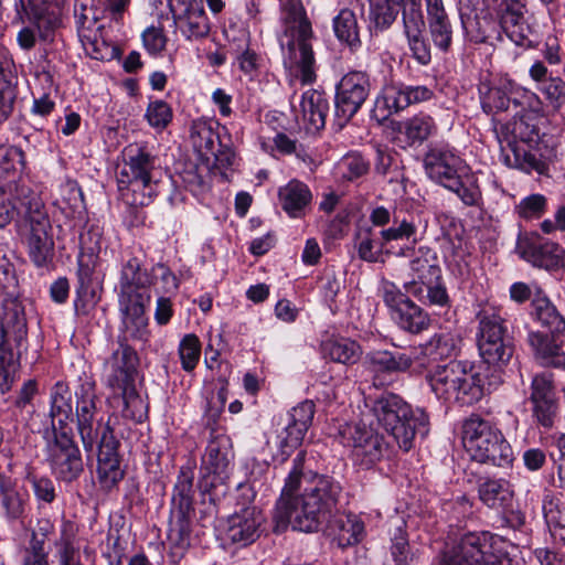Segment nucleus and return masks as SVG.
<instances>
[{
    "label": "nucleus",
    "mask_w": 565,
    "mask_h": 565,
    "mask_svg": "<svg viewBox=\"0 0 565 565\" xmlns=\"http://www.w3.org/2000/svg\"><path fill=\"white\" fill-rule=\"evenodd\" d=\"M423 166L428 179L441 186L454 181L455 175L468 170L459 152L444 142L428 145Z\"/></svg>",
    "instance_id": "obj_20"
},
{
    "label": "nucleus",
    "mask_w": 565,
    "mask_h": 565,
    "mask_svg": "<svg viewBox=\"0 0 565 565\" xmlns=\"http://www.w3.org/2000/svg\"><path fill=\"white\" fill-rule=\"evenodd\" d=\"M152 284V276L141 269L138 258L132 257L124 264L119 288V296L150 295L148 288Z\"/></svg>",
    "instance_id": "obj_33"
},
{
    "label": "nucleus",
    "mask_w": 565,
    "mask_h": 565,
    "mask_svg": "<svg viewBox=\"0 0 565 565\" xmlns=\"http://www.w3.org/2000/svg\"><path fill=\"white\" fill-rule=\"evenodd\" d=\"M43 207L40 195L25 183L15 180L0 183V228L18 216L28 218Z\"/></svg>",
    "instance_id": "obj_19"
},
{
    "label": "nucleus",
    "mask_w": 565,
    "mask_h": 565,
    "mask_svg": "<svg viewBox=\"0 0 565 565\" xmlns=\"http://www.w3.org/2000/svg\"><path fill=\"white\" fill-rule=\"evenodd\" d=\"M448 191L455 193L466 206L479 207L482 204V193L475 175L468 173V170L454 177V181L443 185Z\"/></svg>",
    "instance_id": "obj_40"
},
{
    "label": "nucleus",
    "mask_w": 565,
    "mask_h": 565,
    "mask_svg": "<svg viewBox=\"0 0 565 565\" xmlns=\"http://www.w3.org/2000/svg\"><path fill=\"white\" fill-rule=\"evenodd\" d=\"M149 302L150 295L119 296L121 321L147 318L146 306Z\"/></svg>",
    "instance_id": "obj_59"
},
{
    "label": "nucleus",
    "mask_w": 565,
    "mask_h": 565,
    "mask_svg": "<svg viewBox=\"0 0 565 565\" xmlns=\"http://www.w3.org/2000/svg\"><path fill=\"white\" fill-rule=\"evenodd\" d=\"M102 11L97 8V0H76L74 4V18L79 39H89L88 34L102 31L99 24Z\"/></svg>",
    "instance_id": "obj_41"
},
{
    "label": "nucleus",
    "mask_w": 565,
    "mask_h": 565,
    "mask_svg": "<svg viewBox=\"0 0 565 565\" xmlns=\"http://www.w3.org/2000/svg\"><path fill=\"white\" fill-rule=\"evenodd\" d=\"M548 107L558 111L565 106V81L559 76H550L537 86Z\"/></svg>",
    "instance_id": "obj_58"
},
{
    "label": "nucleus",
    "mask_w": 565,
    "mask_h": 565,
    "mask_svg": "<svg viewBox=\"0 0 565 565\" xmlns=\"http://www.w3.org/2000/svg\"><path fill=\"white\" fill-rule=\"evenodd\" d=\"M335 36L347 43L352 50L361 45L355 13L350 9H342L333 19Z\"/></svg>",
    "instance_id": "obj_50"
},
{
    "label": "nucleus",
    "mask_w": 565,
    "mask_h": 565,
    "mask_svg": "<svg viewBox=\"0 0 565 565\" xmlns=\"http://www.w3.org/2000/svg\"><path fill=\"white\" fill-rule=\"evenodd\" d=\"M493 14L499 28L516 45H524L529 41L531 31L525 17L527 9L525 0H492Z\"/></svg>",
    "instance_id": "obj_21"
},
{
    "label": "nucleus",
    "mask_w": 565,
    "mask_h": 565,
    "mask_svg": "<svg viewBox=\"0 0 565 565\" xmlns=\"http://www.w3.org/2000/svg\"><path fill=\"white\" fill-rule=\"evenodd\" d=\"M55 545L57 547L58 565H86L82 561L79 546L75 543L71 524L63 525L61 537Z\"/></svg>",
    "instance_id": "obj_53"
},
{
    "label": "nucleus",
    "mask_w": 565,
    "mask_h": 565,
    "mask_svg": "<svg viewBox=\"0 0 565 565\" xmlns=\"http://www.w3.org/2000/svg\"><path fill=\"white\" fill-rule=\"evenodd\" d=\"M532 405V418L545 429H551L554 426L555 419L558 415L557 399H543L530 401Z\"/></svg>",
    "instance_id": "obj_60"
},
{
    "label": "nucleus",
    "mask_w": 565,
    "mask_h": 565,
    "mask_svg": "<svg viewBox=\"0 0 565 565\" xmlns=\"http://www.w3.org/2000/svg\"><path fill=\"white\" fill-rule=\"evenodd\" d=\"M124 166L118 175V190L130 206H146L154 196L153 172L158 158L145 146L129 145L124 149Z\"/></svg>",
    "instance_id": "obj_6"
},
{
    "label": "nucleus",
    "mask_w": 565,
    "mask_h": 565,
    "mask_svg": "<svg viewBox=\"0 0 565 565\" xmlns=\"http://www.w3.org/2000/svg\"><path fill=\"white\" fill-rule=\"evenodd\" d=\"M20 565H51L50 554L45 550L43 539L31 531L29 541L19 550Z\"/></svg>",
    "instance_id": "obj_54"
},
{
    "label": "nucleus",
    "mask_w": 565,
    "mask_h": 565,
    "mask_svg": "<svg viewBox=\"0 0 565 565\" xmlns=\"http://www.w3.org/2000/svg\"><path fill=\"white\" fill-rule=\"evenodd\" d=\"M435 396L449 404L472 405L484 394V380L480 366L468 360H452L426 374Z\"/></svg>",
    "instance_id": "obj_3"
},
{
    "label": "nucleus",
    "mask_w": 565,
    "mask_h": 565,
    "mask_svg": "<svg viewBox=\"0 0 565 565\" xmlns=\"http://www.w3.org/2000/svg\"><path fill=\"white\" fill-rule=\"evenodd\" d=\"M96 388V382L85 375L74 391L76 426L86 452H93L103 424L102 399Z\"/></svg>",
    "instance_id": "obj_12"
},
{
    "label": "nucleus",
    "mask_w": 565,
    "mask_h": 565,
    "mask_svg": "<svg viewBox=\"0 0 565 565\" xmlns=\"http://www.w3.org/2000/svg\"><path fill=\"white\" fill-rule=\"evenodd\" d=\"M385 206H376L370 213L371 226L361 227L355 233V248L359 257L367 263H384L390 255L393 242L409 241L417 243L418 226L414 217L394 216Z\"/></svg>",
    "instance_id": "obj_2"
},
{
    "label": "nucleus",
    "mask_w": 565,
    "mask_h": 565,
    "mask_svg": "<svg viewBox=\"0 0 565 565\" xmlns=\"http://www.w3.org/2000/svg\"><path fill=\"white\" fill-rule=\"evenodd\" d=\"M462 441L478 462L507 468L514 460L513 450L500 429L479 415H471L463 422Z\"/></svg>",
    "instance_id": "obj_8"
},
{
    "label": "nucleus",
    "mask_w": 565,
    "mask_h": 565,
    "mask_svg": "<svg viewBox=\"0 0 565 565\" xmlns=\"http://www.w3.org/2000/svg\"><path fill=\"white\" fill-rule=\"evenodd\" d=\"M404 288L406 292L431 306H450V298L443 281V277L430 285L424 286L416 285L415 282H405Z\"/></svg>",
    "instance_id": "obj_47"
},
{
    "label": "nucleus",
    "mask_w": 565,
    "mask_h": 565,
    "mask_svg": "<svg viewBox=\"0 0 565 565\" xmlns=\"http://www.w3.org/2000/svg\"><path fill=\"white\" fill-rule=\"evenodd\" d=\"M527 342L542 365L565 369V352L562 349L565 338H558L552 332L532 331Z\"/></svg>",
    "instance_id": "obj_29"
},
{
    "label": "nucleus",
    "mask_w": 565,
    "mask_h": 565,
    "mask_svg": "<svg viewBox=\"0 0 565 565\" xmlns=\"http://www.w3.org/2000/svg\"><path fill=\"white\" fill-rule=\"evenodd\" d=\"M316 406L312 401H303L289 413V423L278 436L280 461H285L302 443L312 424Z\"/></svg>",
    "instance_id": "obj_23"
},
{
    "label": "nucleus",
    "mask_w": 565,
    "mask_h": 565,
    "mask_svg": "<svg viewBox=\"0 0 565 565\" xmlns=\"http://www.w3.org/2000/svg\"><path fill=\"white\" fill-rule=\"evenodd\" d=\"M89 39H79L86 53L95 60L104 61L114 57L115 47L102 39L100 31L88 34Z\"/></svg>",
    "instance_id": "obj_64"
},
{
    "label": "nucleus",
    "mask_w": 565,
    "mask_h": 565,
    "mask_svg": "<svg viewBox=\"0 0 565 565\" xmlns=\"http://www.w3.org/2000/svg\"><path fill=\"white\" fill-rule=\"evenodd\" d=\"M418 355L399 350H373L364 358L365 369L371 373L374 386H384L392 382L394 375L416 370L422 373L426 367L417 363Z\"/></svg>",
    "instance_id": "obj_18"
},
{
    "label": "nucleus",
    "mask_w": 565,
    "mask_h": 565,
    "mask_svg": "<svg viewBox=\"0 0 565 565\" xmlns=\"http://www.w3.org/2000/svg\"><path fill=\"white\" fill-rule=\"evenodd\" d=\"M263 521L260 511L255 507H246L230 518L226 539L239 546L249 545L258 539Z\"/></svg>",
    "instance_id": "obj_28"
},
{
    "label": "nucleus",
    "mask_w": 565,
    "mask_h": 565,
    "mask_svg": "<svg viewBox=\"0 0 565 565\" xmlns=\"http://www.w3.org/2000/svg\"><path fill=\"white\" fill-rule=\"evenodd\" d=\"M301 117L310 132L321 130L326 125L329 102L326 95L316 89H308L301 96Z\"/></svg>",
    "instance_id": "obj_31"
},
{
    "label": "nucleus",
    "mask_w": 565,
    "mask_h": 565,
    "mask_svg": "<svg viewBox=\"0 0 565 565\" xmlns=\"http://www.w3.org/2000/svg\"><path fill=\"white\" fill-rule=\"evenodd\" d=\"M516 249L525 262L546 270L558 269L565 256L559 244L544 239L539 234L519 239Z\"/></svg>",
    "instance_id": "obj_22"
},
{
    "label": "nucleus",
    "mask_w": 565,
    "mask_h": 565,
    "mask_svg": "<svg viewBox=\"0 0 565 565\" xmlns=\"http://www.w3.org/2000/svg\"><path fill=\"white\" fill-rule=\"evenodd\" d=\"M478 494L487 507L507 510L512 507L514 491L505 479H487L479 483Z\"/></svg>",
    "instance_id": "obj_37"
},
{
    "label": "nucleus",
    "mask_w": 565,
    "mask_h": 565,
    "mask_svg": "<svg viewBox=\"0 0 565 565\" xmlns=\"http://www.w3.org/2000/svg\"><path fill=\"white\" fill-rule=\"evenodd\" d=\"M71 391L68 385L63 382H56L50 393V417L52 419V430L56 427H70L67 419L71 417L73 407L71 403Z\"/></svg>",
    "instance_id": "obj_39"
},
{
    "label": "nucleus",
    "mask_w": 565,
    "mask_h": 565,
    "mask_svg": "<svg viewBox=\"0 0 565 565\" xmlns=\"http://www.w3.org/2000/svg\"><path fill=\"white\" fill-rule=\"evenodd\" d=\"M461 337L454 332L434 333L418 349L423 356L430 358L435 361L445 360L457 355L460 350Z\"/></svg>",
    "instance_id": "obj_38"
},
{
    "label": "nucleus",
    "mask_w": 565,
    "mask_h": 565,
    "mask_svg": "<svg viewBox=\"0 0 565 565\" xmlns=\"http://www.w3.org/2000/svg\"><path fill=\"white\" fill-rule=\"evenodd\" d=\"M284 20L287 23L286 34L291 33L292 38L288 40L286 46L290 53L299 51L297 60L300 71V78L303 84L312 83L316 78L313 71L315 56L309 40L312 36V28L310 21L306 17L305 8L300 0H287L284 4ZM281 46L285 42L281 40Z\"/></svg>",
    "instance_id": "obj_11"
},
{
    "label": "nucleus",
    "mask_w": 565,
    "mask_h": 565,
    "mask_svg": "<svg viewBox=\"0 0 565 565\" xmlns=\"http://www.w3.org/2000/svg\"><path fill=\"white\" fill-rule=\"evenodd\" d=\"M175 24L186 40L195 41L206 38L211 25L204 9L190 4L183 13L174 17Z\"/></svg>",
    "instance_id": "obj_34"
},
{
    "label": "nucleus",
    "mask_w": 565,
    "mask_h": 565,
    "mask_svg": "<svg viewBox=\"0 0 565 565\" xmlns=\"http://www.w3.org/2000/svg\"><path fill=\"white\" fill-rule=\"evenodd\" d=\"M97 259L94 256L79 254L77 258V281L76 289L77 298L75 300V309L77 312L86 311V308L95 303V290L93 287V275L97 265Z\"/></svg>",
    "instance_id": "obj_32"
},
{
    "label": "nucleus",
    "mask_w": 565,
    "mask_h": 565,
    "mask_svg": "<svg viewBox=\"0 0 565 565\" xmlns=\"http://www.w3.org/2000/svg\"><path fill=\"white\" fill-rule=\"evenodd\" d=\"M493 18H495L493 15ZM462 26L467 33L469 40L473 43H487L494 34H499L497 31V19L490 17H478L473 19L465 20L461 17Z\"/></svg>",
    "instance_id": "obj_52"
},
{
    "label": "nucleus",
    "mask_w": 565,
    "mask_h": 565,
    "mask_svg": "<svg viewBox=\"0 0 565 565\" xmlns=\"http://www.w3.org/2000/svg\"><path fill=\"white\" fill-rule=\"evenodd\" d=\"M337 527L335 540L340 547L354 545L363 539L364 524L354 515L340 518L337 521Z\"/></svg>",
    "instance_id": "obj_55"
},
{
    "label": "nucleus",
    "mask_w": 565,
    "mask_h": 565,
    "mask_svg": "<svg viewBox=\"0 0 565 565\" xmlns=\"http://www.w3.org/2000/svg\"><path fill=\"white\" fill-rule=\"evenodd\" d=\"M502 157L508 167L518 168L525 172L536 171L539 174H545L548 170L551 153L539 154L537 151L514 147L505 149V151L502 152Z\"/></svg>",
    "instance_id": "obj_36"
},
{
    "label": "nucleus",
    "mask_w": 565,
    "mask_h": 565,
    "mask_svg": "<svg viewBox=\"0 0 565 565\" xmlns=\"http://www.w3.org/2000/svg\"><path fill=\"white\" fill-rule=\"evenodd\" d=\"M391 556L395 565H416L420 558L419 548L412 546L406 532L398 527L392 537Z\"/></svg>",
    "instance_id": "obj_51"
},
{
    "label": "nucleus",
    "mask_w": 565,
    "mask_h": 565,
    "mask_svg": "<svg viewBox=\"0 0 565 565\" xmlns=\"http://www.w3.org/2000/svg\"><path fill=\"white\" fill-rule=\"evenodd\" d=\"M30 223L29 254L33 263L42 267L47 264L53 255V239L49 235L50 220L43 209H38L28 218Z\"/></svg>",
    "instance_id": "obj_27"
},
{
    "label": "nucleus",
    "mask_w": 565,
    "mask_h": 565,
    "mask_svg": "<svg viewBox=\"0 0 565 565\" xmlns=\"http://www.w3.org/2000/svg\"><path fill=\"white\" fill-rule=\"evenodd\" d=\"M547 199L540 193L523 198L515 205L516 214L523 220L540 218L546 211Z\"/></svg>",
    "instance_id": "obj_63"
},
{
    "label": "nucleus",
    "mask_w": 565,
    "mask_h": 565,
    "mask_svg": "<svg viewBox=\"0 0 565 565\" xmlns=\"http://www.w3.org/2000/svg\"><path fill=\"white\" fill-rule=\"evenodd\" d=\"M428 31L435 47L443 53L450 51L454 30L449 17L428 20Z\"/></svg>",
    "instance_id": "obj_56"
},
{
    "label": "nucleus",
    "mask_w": 565,
    "mask_h": 565,
    "mask_svg": "<svg viewBox=\"0 0 565 565\" xmlns=\"http://www.w3.org/2000/svg\"><path fill=\"white\" fill-rule=\"evenodd\" d=\"M278 198L281 209L290 217L298 218L306 214V210L311 204L312 194L306 183L294 179L279 189Z\"/></svg>",
    "instance_id": "obj_30"
},
{
    "label": "nucleus",
    "mask_w": 565,
    "mask_h": 565,
    "mask_svg": "<svg viewBox=\"0 0 565 565\" xmlns=\"http://www.w3.org/2000/svg\"><path fill=\"white\" fill-rule=\"evenodd\" d=\"M0 491L4 519L10 523L23 520L26 516L29 495L15 489H4L3 484H0Z\"/></svg>",
    "instance_id": "obj_49"
},
{
    "label": "nucleus",
    "mask_w": 565,
    "mask_h": 565,
    "mask_svg": "<svg viewBox=\"0 0 565 565\" xmlns=\"http://www.w3.org/2000/svg\"><path fill=\"white\" fill-rule=\"evenodd\" d=\"M192 513L171 511L168 539L172 547L180 551V554H183L191 544Z\"/></svg>",
    "instance_id": "obj_45"
},
{
    "label": "nucleus",
    "mask_w": 565,
    "mask_h": 565,
    "mask_svg": "<svg viewBox=\"0 0 565 565\" xmlns=\"http://www.w3.org/2000/svg\"><path fill=\"white\" fill-rule=\"evenodd\" d=\"M507 542L490 532H468L449 551L440 565H512Z\"/></svg>",
    "instance_id": "obj_9"
},
{
    "label": "nucleus",
    "mask_w": 565,
    "mask_h": 565,
    "mask_svg": "<svg viewBox=\"0 0 565 565\" xmlns=\"http://www.w3.org/2000/svg\"><path fill=\"white\" fill-rule=\"evenodd\" d=\"M337 437L344 447L353 449L354 461L363 469H371L390 457V446L384 437L365 425L344 424Z\"/></svg>",
    "instance_id": "obj_14"
},
{
    "label": "nucleus",
    "mask_w": 565,
    "mask_h": 565,
    "mask_svg": "<svg viewBox=\"0 0 565 565\" xmlns=\"http://www.w3.org/2000/svg\"><path fill=\"white\" fill-rule=\"evenodd\" d=\"M433 94V90L424 85H391L383 89L382 96L375 102V107L376 110L384 108L386 114H383V118H386L404 110L412 104L429 100Z\"/></svg>",
    "instance_id": "obj_24"
},
{
    "label": "nucleus",
    "mask_w": 565,
    "mask_h": 565,
    "mask_svg": "<svg viewBox=\"0 0 565 565\" xmlns=\"http://www.w3.org/2000/svg\"><path fill=\"white\" fill-rule=\"evenodd\" d=\"M341 492L334 478L307 469L306 452L299 451L276 503V531L290 525L299 532H318L335 511Z\"/></svg>",
    "instance_id": "obj_1"
},
{
    "label": "nucleus",
    "mask_w": 565,
    "mask_h": 565,
    "mask_svg": "<svg viewBox=\"0 0 565 565\" xmlns=\"http://www.w3.org/2000/svg\"><path fill=\"white\" fill-rule=\"evenodd\" d=\"M29 347L25 310L18 298H4L0 309V392H9Z\"/></svg>",
    "instance_id": "obj_4"
},
{
    "label": "nucleus",
    "mask_w": 565,
    "mask_h": 565,
    "mask_svg": "<svg viewBox=\"0 0 565 565\" xmlns=\"http://www.w3.org/2000/svg\"><path fill=\"white\" fill-rule=\"evenodd\" d=\"M532 306L535 318L548 332L565 338V319L546 297H536Z\"/></svg>",
    "instance_id": "obj_44"
},
{
    "label": "nucleus",
    "mask_w": 565,
    "mask_h": 565,
    "mask_svg": "<svg viewBox=\"0 0 565 565\" xmlns=\"http://www.w3.org/2000/svg\"><path fill=\"white\" fill-rule=\"evenodd\" d=\"M372 89L366 72L350 71L335 85L334 116L340 127L348 124L361 109Z\"/></svg>",
    "instance_id": "obj_17"
},
{
    "label": "nucleus",
    "mask_w": 565,
    "mask_h": 565,
    "mask_svg": "<svg viewBox=\"0 0 565 565\" xmlns=\"http://www.w3.org/2000/svg\"><path fill=\"white\" fill-rule=\"evenodd\" d=\"M321 349L324 358L342 364H353L361 355L360 344L348 338L326 340Z\"/></svg>",
    "instance_id": "obj_43"
},
{
    "label": "nucleus",
    "mask_w": 565,
    "mask_h": 565,
    "mask_svg": "<svg viewBox=\"0 0 565 565\" xmlns=\"http://www.w3.org/2000/svg\"><path fill=\"white\" fill-rule=\"evenodd\" d=\"M436 131V124L431 116L417 114L403 122L401 134L405 137L408 147L423 145Z\"/></svg>",
    "instance_id": "obj_42"
},
{
    "label": "nucleus",
    "mask_w": 565,
    "mask_h": 565,
    "mask_svg": "<svg viewBox=\"0 0 565 565\" xmlns=\"http://www.w3.org/2000/svg\"><path fill=\"white\" fill-rule=\"evenodd\" d=\"M478 320V349L481 358L489 365H507L514 348L508 334L505 319L494 308H486L479 312Z\"/></svg>",
    "instance_id": "obj_10"
},
{
    "label": "nucleus",
    "mask_w": 565,
    "mask_h": 565,
    "mask_svg": "<svg viewBox=\"0 0 565 565\" xmlns=\"http://www.w3.org/2000/svg\"><path fill=\"white\" fill-rule=\"evenodd\" d=\"M495 132L502 152L505 149L520 147L518 141L532 146L537 145L541 140L537 117L532 114L514 117L513 120L495 128Z\"/></svg>",
    "instance_id": "obj_26"
},
{
    "label": "nucleus",
    "mask_w": 565,
    "mask_h": 565,
    "mask_svg": "<svg viewBox=\"0 0 565 565\" xmlns=\"http://www.w3.org/2000/svg\"><path fill=\"white\" fill-rule=\"evenodd\" d=\"M398 13L399 2L397 0H372L371 2V15L377 29L390 28Z\"/></svg>",
    "instance_id": "obj_57"
},
{
    "label": "nucleus",
    "mask_w": 565,
    "mask_h": 565,
    "mask_svg": "<svg viewBox=\"0 0 565 565\" xmlns=\"http://www.w3.org/2000/svg\"><path fill=\"white\" fill-rule=\"evenodd\" d=\"M381 290L391 318L401 330L411 334H419L428 330L431 323L428 312L416 305L395 284L384 281Z\"/></svg>",
    "instance_id": "obj_16"
},
{
    "label": "nucleus",
    "mask_w": 565,
    "mask_h": 565,
    "mask_svg": "<svg viewBox=\"0 0 565 565\" xmlns=\"http://www.w3.org/2000/svg\"><path fill=\"white\" fill-rule=\"evenodd\" d=\"M137 364L136 351L127 343L119 342L118 348L104 362L103 376L106 386L120 397L124 404L122 416L141 422L145 405L134 384Z\"/></svg>",
    "instance_id": "obj_7"
},
{
    "label": "nucleus",
    "mask_w": 565,
    "mask_h": 565,
    "mask_svg": "<svg viewBox=\"0 0 565 565\" xmlns=\"http://www.w3.org/2000/svg\"><path fill=\"white\" fill-rule=\"evenodd\" d=\"M380 427L390 434L404 451L414 446L416 435L428 434L429 418L422 408H413L399 395L384 392L371 405Z\"/></svg>",
    "instance_id": "obj_5"
},
{
    "label": "nucleus",
    "mask_w": 565,
    "mask_h": 565,
    "mask_svg": "<svg viewBox=\"0 0 565 565\" xmlns=\"http://www.w3.org/2000/svg\"><path fill=\"white\" fill-rule=\"evenodd\" d=\"M413 279L416 285H430L441 278V268L438 258L429 247H419L409 263Z\"/></svg>",
    "instance_id": "obj_35"
},
{
    "label": "nucleus",
    "mask_w": 565,
    "mask_h": 565,
    "mask_svg": "<svg viewBox=\"0 0 565 565\" xmlns=\"http://www.w3.org/2000/svg\"><path fill=\"white\" fill-rule=\"evenodd\" d=\"M190 140L194 150L206 158L210 154H215V150L220 147L218 135L214 131L212 125L204 120L192 124Z\"/></svg>",
    "instance_id": "obj_46"
},
{
    "label": "nucleus",
    "mask_w": 565,
    "mask_h": 565,
    "mask_svg": "<svg viewBox=\"0 0 565 565\" xmlns=\"http://www.w3.org/2000/svg\"><path fill=\"white\" fill-rule=\"evenodd\" d=\"M193 471L181 468L174 484L171 511L193 512Z\"/></svg>",
    "instance_id": "obj_48"
},
{
    "label": "nucleus",
    "mask_w": 565,
    "mask_h": 565,
    "mask_svg": "<svg viewBox=\"0 0 565 565\" xmlns=\"http://www.w3.org/2000/svg\"><path fill=\"white\" fill-rule=\"evenodd\" d=\"M46 461L54 477L64 483L76 481L84 472L82 454L71 427L54 425L53 438L46 446Z\"/></svg>",
    "instance_id": "obj_13"
},
{
    "label": "nucleus",
    "mask_w": 565,
    "mask_h": 565,
    "mask_svg": "<svg viewBox=\"0 0 565 565\" xmlns=\"http://www.w3.org/2000/svg\"><path fill=\"white\" fill-rule=\"evenodd\" d=\"M234 452L231 439L226 435L213 436L202 457L200 467V487L205 492L221 489L225 493V484L233 470Z\"/></svg>",
    "instance_id": "obj_15"
},
{
    "label": "nucleus",
    "mask_w": 565,
    "mask_h": 565,
    "mask_svg": "<svg viewBox=\"0 0 565 565\" xmlns=\"http://www.w3.org/2000/svg\"><path fill=\"white\" fill-rule=\"evenodd\" d=\"M179 355L184 371L194 370L201 355V342L195 334L190 333L183 337L179 344Z\"/></svg>",
    "instance_id": "obj_61"
},
{
    "label": "nucleus",
    "mask_w": 565,
    "mask_h": 565,
    "mask_svg": "<svg viewBox=\"0 0 565 565\" xmlns=\"http://www.w3.org/2000/svg\"><path fill=\"white\" fill-rule=\"evenodd\" d=\"M554 382H555L554 374L550 371H544V372L535 374L532 377L531 393H530L529 399L530 401L556 399Z\"/></svg>",
    "instance_id": "obj_62"
},
{
    "label": "nucleus",
    "mask_w": 565,
    "mask_h": 565,
    "mask_svg": "<svg viewBox=\"0 0 565 565\" xmlns=\"http://www.w3.org/2000/svg\"><path fill=\"white\" fill-rule=\"evenodd\" d=\"M404 35L412 57L420 65L431 62L430 44L425 38V20L419 6L403 10Z\"/></svg>",
    "instance_id": "obj_25"
}]
</instances>
